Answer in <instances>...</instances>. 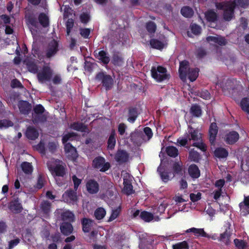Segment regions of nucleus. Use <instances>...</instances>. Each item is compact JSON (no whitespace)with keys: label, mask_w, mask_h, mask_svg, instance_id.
I'll return each instance as SVG.
<instances>
[{"label":"nucleus","mask_w":249,"mask_h":249,"mask_svg":"<svg viewBox=\"0 0 249 249\" xmlns=\"http://www.w3.org/2000/svg\"><path fill=\"white\" fill-rule=\"evenodd\" d=\"M129 155L124 150H118L115 155V159L119 163H124L128 159Z\"/></svg>","instance_id":"nucleus-21"},{"label":"nucleus","mask_w":249,"mask_h":249,"mask_svg":"<svg viewBox=\"0 0 249 249\" xmlns=\"http://www.w3.org/2000/svg\"><path fill=\"white\" fill-rule=\"evenodd\" d=\"M96 64L95 63L89 61L87 60V59H86L85 60V70L88 72H91V71H92L94 66Z\"/></svg>","instance_id":"nucleus-55"},{"label":"nucleus","mask_w":249,"mask_h":249,"mask_svg":"<svg viewBox=\"0 0 249 249\" xmlns=\"http://www.w3.org/2000/svg\"><path fill=\"white\" fill-rule=\"evenodd\" d=\"M80 19L84 24H87L90 20V16L87 13H83L80 16Z\"/></svg>","instance_id":"nucleus-60"},{"label":"nucleus","mask_w":249,"mask_h":249,"mask_svg":"<svg viewBox=\"0 0 249 249\" xmlns=\"http://www.w3.org/2000/svg\"><path fill=\"white\" fill-rule=\"evenodd\" d=\"M25 18L27 21V24L30 25L35 28L37 27L38 22L36 18L33 14L29 13L26 14L25 16Z\"/></svg>","instance_id":"nucleus-34"},{"label":"nucleus","mask_w":249,"mask_h":249,"mask_svg":"<svg viewBox=\"0 0 249 249\" xmlns=\"http://www.w3.org/2000/svg\"><path fill=\"white\" fill-rule=\"evenodd\" d=\"M94 55L96 58L98 59L105 65L108 64L110 61V58L108 53L104 50L100 51L98 53L97 51L95 50L94 52Z\"/></svg>","instance_id":"nucleus-14"},{"label":"nucleus","mask_w":249,"mask_h":249,"mask_svg":"<svg viewBox=\"0 0 249 249\" xmlns=\"http://www.w3.org/2000/svg\"><path fill=\"white\" fill-rule=\"evenodd\" d=\"M22 171L26 175L32 174L33 171V167L31 163L24 161L20 165Z\"/></svg>","instance_id":"nucleus-36"},{"label":"nucleus","mask_w":249,"mask_h":249,"mask_svg":"<svg viewBox=\"0 0 249 249\" xmlns=\"http://www.w3.org/2000/svg\"><path fill=\"white\" fill-rule=\"evenodd\" d=\"M189 245L186 241L178 242L172 245L173 249H189Z\"/></svg>","instance_id":"nucleus-52"},{"label":"nucleus","mask_w":249,"mask_h":249,"mask_svg":"<svg viewBox=\"0 0 249 249\" xmlns=\"http://www.w3.org/2000/svg\"><path fill=\"white\" fill-rule=\"evenodd\" d=\"M190 198L192 202H196L201 198V194L199 192L197 193V194L191 193L190 195Z\"/></svg>","instance_id":"nucleus-64"},{"label":"nucleus","mask_w":249,"mask_h":249,"mask_svg":"<svg viewBox=\"0 0 249 249\" xmlns=\"http://www.w3.org/2000/svg\"><path fill=\"white\" fill-rule=\"evenodd\" d=\"M186 233L193 232L196 236L208 237L209 235L205 232L203 229L192 228L186 231Z\"/></svg>","instance_id":"nucleus-31"},{"label":"nucleus","mask_w":249,"mask_h":249,"mask_svg":"<svg viewBox=\"0 0 249 249\" xmlns=\"http://www.w3.org/2000/svg\"><path fill=\"white\" fill-rule=\"evenodd\" d=\"M18 107L20 113L24 115L28 114L32 109L31 104L26 101H20Z\"/></svg>","instance_id":"nucleus-19"},{"label":"nucleus","mask_w":249,"mask_h":249,"mask_svg":"<svg viewBox=\"0 0 249 249\" xmlns=\"http://www.w3.org/2000/svg\"><path fill=\"white\" fill-rule=\"evenodd\" d=\"M52 75L53 70L49 66H44L41 71L37 73V80L41 84L50 81Z\"/></svg>","instance_id":"nucleus-6"},{"label":"nucleus","mask_w":249,"mask_h":249,"mask_svg":"<svg viewBox=\"0 0 249 249\" xmlns=\"http://www.w3.org/2000/svg\"><path fill=\"white\" fill-rule=\"evenodd\" d=\"M107 148L112 150L114 148L116 144L115 133L114 131L111 132L107 140Z\"/></svg>","instance_id":"nucleus-45"},{"label":"nucleus","mask_w":249,"mask_h":249,"mask_svg":"<svg viewBox=\"0 0 249 249\" xmlns=\"http://www.w3.org/2000/svg\"><path fill=\"white\" fill-rule=\"evenodd\" d=\"M189 157L191 160L198 162L200 159V155L198 152L193 149L189 151Z\"/></svg>","instance_id":"nucleus-49"},{"label":"nucleus","mask_w":249,"mask_h":249,"mask_svg":"<svg viewBox=\"0 0 249 249\" xmlns=\"http://www.w3.org/2000/svg\"><path fill=\"white\" fill-rule=\"evenodd\" d=\"M122 208L121 206H118L116 208L113 209L111 211V214L107 220L108 222H111L117 218L121 214Z\"/></svg>","instance_id":"nucleus-43"},{"label":"nucleus","mask_w":249,"mask_h":249,"mask_svg":"<svg viewBox=\"0 0 249 249\" xmlns=\"http://www.w3.org/2000/svg\"><path fill=\"white\" fill-rule=\"evenodd\" d=\"M224 231L220 235V241L225 243L228 245L230 243V238L231 235L232 230L231 228V225L229 223H226L224 226Z\"/></svg>","instance_id":"nucleus-8"},{"label":"nucleus","mask_w":249,"mask_h":249,"mask_svg":"<svg viewBox=\"0 0 249 249\" xmlns=\"http://www.w3.org/2000/svg\"><path fill=\"white\" fill-rule=\"evenodd\" d=\"M90 30L89 28H81L80 34L84 38H88L90 35Z\"/></svg>","instance_id":"nucleus-63"},{"label":"nucleus","mask_w":249,"mask_h":249,"mask_svg":"<svg viewBox=\"0 0 249 249\" xmlns=\"http://www.w3.org/2000/svg\"><path fill=\"white\" fill-rule=\"evenodd\" d=\"M192 145L199 148L203 152H205L207 150V146L205 144L202 142V139L200 140V142L193 143Z\"/></svg>","instance_id":"nucleus-57"},{"label":"nucleus","mask_w":249,"mask_h":249,"mask_svg":"<svg viewBox=\"0 0 249 249\" xmlns=\"http://www.w3.org/2000/svg\"><path fill=\"white\" fill-rule=\"evenodd\" d=\"M218 131V127L216 123L211 124L209 129V140L211 145H214Z\"/></svg>","instance_id":"nucleus-10"},{"label":"nucleus","mask_w":249,"mask_h":249,"mask_svg":"<svg viewBox=\"0 0 249 249\" xmlns=\"http://www.w3.org/2000/svg\"><path fill=\"white\" fill-rule=\"evenodd\" d=\"M112 62L115 66H121L124 63V59L119 53L113 54Z\"/></svg>","instance_id":"nucleus-38"},{"label":"nucleus","mask_w":249,"mask_h":249,"mask_svg":"<svg viewBox=\"0 0 249 249\" xmlns=\"http://www.w3.org/2000/svg\"><path fill=\"white\" fill-rule=\"evenodd\" d=\"M206 20L209 22H214L217 20V14L213 10H208L205 14Z\"/></svg>","instance_id":"nucleus-35"},{"label":"nucleus","mask_w":249,"mask_h":249,"mask_svg":"<svg viewBox=\"0 0 249 249\" xmlns=\"http://www.w3.org/2000/svg\"><path fill=\"white\" fill-rule=\"evenodd\" d=\"M181 15L187 18H190L194 15L193 9L189 6H185L181 8L180 10Z\"/></svg>","instance_id":"nucleus-37"},{"label":"nucleus","mask_w":249,"mask_h":249,"mask_svg":"<svg viewBox=\"0 0 249 249\" xmlns=\"http://www.w3.org/2000/svg\"><path fill=\"white\" fill-rule=\"evenodd\" d=\"M76 191L71 189L68 190L65 192L66 195L72 202H76L77 200Z\"/></svg>","instance_id":"nucleus-50"},{"label":"nucleus","mask_w":249,"mask_h":249,"mask_svg":"<svg viewBox=\"0 0 249 249\" xmlns=\"http://www.w3.org/2000/svg\"><path fill=\"white\" fill-rule=\"evenodd\" d=\"M11 87L12 88H22L23 87L21 82L16 78L11 81Z\"/></svg>","instance_id":"nucleus-62"},{"label":"nucleus","mask_w":249,"mask_h":249,"mask_svg":"<svg viewBox=\"0 0 249 249\" xmlns=\"http://www.w3.org/2000/svg\"><path fill=\"white\" fill-rule=\"evenodd\" d=\"M61 217L63 222H70V223H71L75 221L74 213L69 210H67L62 213Z\"/></svg>","instance_id":"nucleus-23"},{"label":"nucleus","mask_w":249,"mask_h":249,"mask_svg":"<svg viewBox=\"0 0 249 249\" xmlns=\"http://www.w3.org/2000/svg\"><path fill=\"white\" fill-rule=\"evenodd\" d=\"M167 72V69L161 66H153L151 69V76L157 82H161L169 79L170 74Z\"/></svg>","instance_id":"nucleus-2"},{"label":"nucleus","mask_w":249,"mask_h":249,"mask_svg":"<svg viewBox=\"0 0 249 249\" xmlns=\"http://www.w3.org/2000/svg\"><path fill=\"white\" fill-rule=\"evenodd\" d=\"M72 180L74 184V189L77 191L79 185L81 183L82 180L78 178L76 175H73Z\"/></svg>","instance_id":"nucleus-61"},{"label":"nucleus","mask_w":249,"mask_h":249,"mask_svg":"<svg viewBox=\"0 0 249 249\" xmlns=\"http://www.w3.org/2000/svg\"><path fill=\"white\" fill-rule=\"evenodd\" d=\"M106 214V211L103 207L97 208L94 211V215L97 220L103 219Z\"/></svg>","instance_id":"nucleus-41"},{"label":"nucleus","mask_w":249,"mask_h":249,"mask_svg":"<svg viewBox=\"0 0 249 249\" xmlns=\"http://www.w3.org/2000/svg\"><path fill=\"white\" fill-rule=\"evenodd\" d=\"M45 110L44 107L41 104L36 105L34 107L33 121L35 124L44 123L46 121L47 118L45 115L43 114Z\"/></svg>","instance_id":"nucleus-5"},{"label":"nucleus","mask_w":249,"mask_h":249,"mask_svg":"<svg viewBox=\"0 0 249 249\" xmlns=\"http://www.w3.org/2000/svg\"><path fill=\"white\" fill-rule=\"evenodd\" d=\"M61 232L65 235L71 234L73 230V226L70 222H63L60 227Z\"/></svg>","instance_id":"nucleus-24"},{"label":"nucleus","mask_w":249,"mask_h":249,"mask_svg":"<svg viewBox=\"0 0 249 249\" xmlns=\"http://www.w3.org/2000/svg\"><path fill=\"white\" fill-rule=\"evenodd\" d=\"M127 121L130 123H134L137 119L139 112L138 108L134 107H130L128 108Z\"/></svg>","instance_id":"nucleus-16"},{"label":"nucleus","mask_w":249,"mask_h":249,"mask_svg":"<svg viewBox=\"0 0 249 249\" xmlns=\"http://www.w3.org/2000/svg\"><path fill=\"white\" fill-rule=\"evenodd\" d=\"M199 69L197 68H189L187 75L191 82L195 81L198 76Z\"/></svg>","instance_id":"nucleus-32"},{"label":"nucleus","mask_w":249,"mask_h":249,"mask_svg":"<svg viewBox=\"0 0 249 249\" xmlns=\"http://www.w3.org/2000/svg\"><path fill=\"white\" fill-rule=\"evenodd\" d=\"M58 51V43L53 40L49 44L48 48L46 51V56L47 58H50L54 55Z\"/></svg>","instance_id":"nucleus-13"},{"label":"nucleus","mask_w":249,"mask_h":249,"mask_svg":"<svg viewBox=\"0 0 249 249\" xmlns=\"http://www.w3.org/2000/svg\"><path fill=\"white\" fill-rule=\"evenodd\" d=\"M87 190L90 194H96L99 191L98 183L94 179H89L86 184Z\"/></svg>","instance_id":"nucleus-12"},{"label":"nucleus","mask_w":249,"mask_h":249,"mask_svg":"<svg viewBox=\"0 0 249 249\" xmlns=\"http://www.w3.org/2000/svg\"><path fill=\"white\" fill-rule=\"evenodd\" d=\"M157 171L159 173L161 178L164 182H166L169 180V176L168 172L163 171V168L160 167H158Z\"/></svg>","instance_id":"nucleus-54"},{"label":"nucleus","mask_w":249,"mask_h":249,"mask_svg":"<svg viewBox=\"0 0 249 249\" xmlns=\"http://www.w3.org/2000/svg\"><path fill=\"white\" fill-rule=\"evenodd\" d=\"M166 152L167 154L173 158H176L178 154V149L174 146H169L166 147Z\"/></svg>","instance_id":"nucleus-47"},{"label":"nucleus","mask_w":249,"mask_h":249,"mask_svg":"<svg viewBox=\"0 0 249 249\" xmlns=\"http://www.w3.org/2000/svg\"><path fill=\"white\" fill-rule=\"evenodd\" d=\"M92 166L101 172H106L110 168L111 165L109 162L106 161L104 157L98 156L92 160Z\"/></svg>","instance_id":"nucleus-3"},{"label":"nucleus","mask_w":249,"mask_h":249,"mask_svg":"<svg viewBox=\"0 0 249 249\" xmlns=\"http://www.w3.org/2000/svg\"><path fill=\"white\" fill-rule=\"evenodd\" d=\"M192 32L196 35H198L201 33V28L200 26L196 24H192L190 26Z\"/></svg>","instance_id":"nucleus-58"},{"label":"nucleus","mask_w":249,"mask_h":249,"mask_svg":"<svg viewBox=\"0 0 249 249\" xmlns=\"http://www.w3.org/2000/svg\"><path fill=\"white\" fill-rule=\"evenodd\" d=\"M188 172L193 180L199 178L200 176V171L198 166L195 164H192L189 166Z\"/></svg>","instance_id":"nucleus-18"},{"label":"nucleus","mask_w":249,"mask_h":249,"mask_svg":"<svg viewBox=\"0 0 249 249\" xmlns=\"http://www.w3.org/2000/svg\"><path fill=\"white\" fill-rule=\"evenodd\" d=\"M218 10H223V18L226 21H230L234 15V9L236 6L235 1L217 2L215 4Z\"/></svg>","instance_id":"nucleus-1"},{"label":"nucleus","mask_w":249,"mask_h":249,"mask_svg":"<svg viewBox=\"0 0 249 249\" xmlns=\"http://www.w3.org/2000/svg\"><path fill=\"white\" fill-rule=\"evenodd\" d=\"M145 27L149 33L154 34L156 32L157 25L154 22L149 21L146 23Z\"/></svg>","instance_id":"nucleus-53"},{"label":"nucleus","mask_w":249,"mask_h":249,"mask_svg":"<svg viewBox=\"0 0 249 249\" xmlns=\"http://www.w3.org/2000/svg\"><path fill=\"white\" fill-rule=\"evenodd\" d=\"M76 136V134L74 132L68 133L64 135L62 139V142L63 144L67 142L71 138Z\"/></svg>","instance_id":"nucleus-59"},{"label":"nucleus","mask_w":249,"mask_h":249,"mask_svg":"<svg viewBox=\"0 0 249 249\" xmlns=\"http://www.w3.org/2000/svg\"><path fill=\"white\" fill-rule=\"evenodd\" d=\"M241 109L245 112L249 114V98L244 97L240 102Z\"/></svg>","instance_id":"nucleus-48"},{"label":"nucleus","mask_w":249,"mask_h":249,"mask_svg":"<svg viewBox=\"0 0 249 249\" xmlns=\"http://www.w3.org/2000/svg\"><path fill=\"white\" fill-rule=\"evenodd\" d=\"M52 171L55 173L56 176L58 177H64L66 174L65 169L64 167L60 164H57L55 166Z\"/></svg>","instance_id":"nucleus-42"},{"label":"nucleus","mask_w":249,"mask_h":249,"mask_svg":"<svg viewBox=\"0 0 249 249\" xmlns=\"http://www.w3.org/2000/svg\"><path fill=\"white\" fill-rule=\"evenodd\" d=\"M239 207L243 215L249 214V196H244V200L239 203Z\"/></svg>","instance_id":"nucleus-20"},{"label":"nucleus","mask_w":249,"mask_h":249,"mask_svg":"<svg viewBox=\"0 0 249 249\" xmlns=\"http://www.w3.org/2000/svg\"><path fill=\"white\" fill-rule=\"evenodd\" d=\"M96 79L101 82L103 87L106 90H109L112 88L113 79L110 75L107 74L104 72H98L96 75Z\"/></svg>","instance_id":"nucleus-4"},{"label":"nucleus","mask_w":249,"mask_h":249,"mask_svg":"<svg viewBox=\"0 0 249 249\" xmlns=\"http://www.w3.org/2000/svg\"><path fill=\"white\" fill-rule=\"evenodd\" d=\"M123 183L124 185L123 191L125 194L129 196L134 193V191L133 189V186L130 180L127 179H124Z\"/></svg>","instance_id":"nucleus-33"},{"label":"nucleus","mask_w":249,"mask_h":249,"mask_svg":"<svg viewBox=\"0 0 249 249\" xmlns=\"http://www.w3.org/2000/svg\"><path fill=\"white\" fill-rule=\"evenodd\" d=\"M186 134L190 141L192 140L197 142L201 139V134L199 132L198 130L193 128L191 126L188 127V133Z\"/></svg>","instance_id":"nucleus-11"},{"label":"nucleus","mask_w":249,"mask_h":249,"mask_svg":"<svg viewBox=\"0 0 249 249\" xmlns=\"http://www.w3.org/2000/svg\"><path fill=\"white\" fill-rule=\"evenodd\" d=\"M8 208L14 213H19L23 210L20 200L18 197H14L9 202Z\"/></svg>","instance_id":"nucleus-7"},{"label":"nucleus","mask_w":249,"mask_h":249,"mask_svg":"<svg viewBox=\"0 0 249 249\" xmlns=\"http://www.w3.org/2000/svg\"><path fill=\"white\" fill-rule=\"evenodd\" d=\"M51 203L47 200L43 201L40 204V209L43 213V216L45 218H48L51 212Z\"/></svg>","instance_id":"nucleus-25"},{"label":"nucleus","mask_w":249,"mask_h":249,"mask_svg":"<svg viewBox=\"0 0 249 249\" xmlns=\"http://www.w3.org/2000/svg\"><path fill=\"white\" fill-rule=\"evenodd\" d=\"M149 42L151 47L154 49L161 50L164 47V44L162 42L157 39H151Z\"/></svg>","instance_id":"nucleus-46"},{"label":"nucleus","mask_w":249,"mask_h":249,"mask_svg":"<svg viewBox=\"0 0 249 249\" xmlns=\"http://www.w3.org/2000/svg\"><path fill=\"white\" fill-rule=\"evenodd\" d=\"M81 223L82 227V231L85 233H88L91 230V227L93 224H94V221L93 220L91 219L84 217L81 219Z\"/></svg>","instance_id":"nucleus-17"},{"label":"nucleus","mask_w":249,"mask_h":249,"mask_svg":"<svg viewBox=\"0 0 249 249\" xmlns=\"http://www.w3.org/2000/svg\"><path fill=\"white\" fill-rule=\"evenodd\" d=\"M213 154L216 158L219 159H226L229 155V152L226 148L219 147L215 149Z\"/></svg>","instance_id":"nucleus-26"},{"label":"nucleus","mask_w":249,"mask_h":249,"mask_svg":"<svg viewBox=\"0 0 249 249\" xmlns=\"http://www.w3.org/2000/svg\"><path fill=\"white\" fill-rule=\"evenodd\" d=\"M25 135L28 139L35 140L38 138L39 133L35 127L29 126L27 128Z\"/></svg>","instance_id":"nucleus-29"},{"label":"nucleus","mask_w":249,"mask_h":249,"mask_svg":"<svg viewBox=\"0 0 249 249\" xmlns=\"http://www.w3.org/2000/svg\"><path fill=\"white\" fill-rule=\"evenodd\" d=\"M234 244L237 249H245L247 247V243L243 240L235 239Z\"/></svg>","instance_id":"nucleus-51"},{"label":"nucleus","mask_w":249,"mask_h":249,"mask_svg":"<svg viewBox=\"0 0 249 249\" xmlns=\"http://www.w3.org/2000/svg\"><path fill=\"white\" fill-rule=\"evenodd\" d=\"M206 39L208 42H213L220 46H224L227 43L225 38L221 36H209L207 37Z\"/></svg>","instance_id":"nucleus-28"},{"label":"nucleus","mask_w":249,"mask_h":249,"mask_svg":"<svg viewBox=\"0 0 249 249\" xmlns=\"http://www.w3.org/2000/svg\"><path fill=\"white\" fill-rule=\"evenodd\" d=\"M74 26V21L72 18H69L66 23L67 35L69 36Z\"/></svg>","instance_id":"nucleus-56"},{"label":"nucleus","mask_w":249,"mask_h":249,"mask_svg":"<svg viewBox=\"0 0 249 249\" xmlns=\"http://www.w3.org/2000/svg\"><path fill=\"white\" fill-rule=\"evenodd\" d=\"M235 88V85L234 81L231 80H227L225 85L223 86V90H227L231 93L232 92Z\"/></svg>","instance_id":"nucleus-44"},{"label":"nucleus","mask_w":249,"mask_h":249,"mask_svg":"<svg viewBox=\"0 0 249 249\" xmlns=\"http://www.w3.org/2000/svg\"><path fill=\"white\" fill-rule=\"evenodd\" d=\"M223 138L227 144L232 145L238 141L239 134L235 131H231L226 133Z\"/></svg>","instance_id":"nucleus-9"},{"label":"nucleus","mask_w":249,"mask_h":249,"mask_svg":"<svg viewBox=\"0 0 249 249\" xmlns=\"http://www.w3.org/2000/svg\"><path fill=\"white\" fill-rule=\"evenodd\" d=\"M189 62L187 60H183L179 62L178 72L181 78H185L187 76L188 71Z\"/></svg>","instance_id":"nucleus-22"},{"label":"nucleus","mask_w":249,"mask_h":249,"mask_svg":"<svg viewBox=\"0 0 249 249\" xmlns=\"http://www.w3.org/2000/svg\"><path fill=\"white\" fill-rule=\"evenodd\" d=\"M37 60L32 58L25 59L24 62L27 66L28 71L33 73H37L38 71V67L37 65Z\"/></svg>","instance_id":"nucleus-15"},{"label":"nucleus","mask_w":249,"mask_h":249,"mask_svg":"<svg viewBox=\"0 0 249 249\" xmlns=\"http://www.w3.org/2000/svg\"><path fill=\"white\" fill-rule=\"evenodd\" d=\"M38 20L40 25L43 28H47L49 26V18L45 13L43 12L40 13L38 15Z\"/></svg>","instance_id":"nucleus-30"},{"label":"nucleus","mask_w":249,"mask_h":249,"mask_svg":"<svg viewBox=\"0 0 249 249\" xmlns=\"http://www.w3.org/2000/svg\"><path fill=\"white\" fill-rule=\"evenodd\" d=\"M190 113L193 116L199 117L202 115V110L199 105L195 104L192 106L190 108Z\"/></svg>","instance_id":"nucleus-40"},{"label":"nucleus","mask_w":249,"mask_h":249,"mask_svg":"<svg viewBox=\"0 0 249 249\" xmlns=\"http://www.w3.org/2000/svg\"><path fill=\"white\" fill-rule=\"evenodd\" d=\"M140 218L144 222H150L154 219V215L151 213L143 211L141 213Z\"/></svg>","instance_id":"nucleus-39"},{"label":"nucleus","mask_w":249,"mask_h":249,"mask_svg":"<svg viewBox=\"0 0 249 249\" xmlns=\"http://www.w3.org/2000/svg\"><path fill=\"white\" fill-rule=\"evenodd\" d=\"M71 127L75 130L81 132L88 133L89 132V130L87 125L84 124L83 123L79 122H74L71 124Z\"/></svg>","instance_id":"nucleus-27"}]
</instances>
